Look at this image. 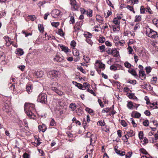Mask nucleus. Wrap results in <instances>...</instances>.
<instances>
[{"label": "nucleus", "mask_w": 158, "mask_h": 158, "mask_svg": "<svg viewBox=\"0 0 158 158\" xmlns=\"http://www.w3.org/2000/svg\"><path fill=\"white\" fill-rule=\"evenodd\" d=\"M38 128L40 130L43 132H44L47 129L46 125L44 124H43L42 125H39L38 126Z\"/></svg>", "instance_id": "obj_13"}, {"label": "nucleus", "mask_w": 158, "mask_h": 158, "mask_svg": "<svg viewBox=\"0 0 158 158\" xmlns=\"http://www.w3.org/2000/svg\"><path fill=\"white\" fill-rule=\"evenodd\" d=\"M52 90L55 92L58 95L61 96L63 94V92L58 89L56 87H52L51 88Z\"/></svg>", "instance_id": "obj_10"}, {"label": "nucleus", "mask_w": 158, "mask_h": 158, "mask_svg": "<svg viewBox=\"0 0 158 158\" xmlns=\"http://www.w3.org/2000/svg\"><path fill=\"white\" fill-rule=\"evenodd\" d=\"M28 17L29 19L32 21H34L36 19V17L35 15H29L28 16Z\"/></svg>", "instance_id": "obj_41"}, {"label": "nucleus", "mask_w": 158, "mask_h": 158, "mask_svg": "<svg viewBox=\"0 0 158 158\" xmlns=\"http://www.w3.org/2000/svg\"><path fill=\"white\" fill-rule=\"evenodd\" d=\"M99 49L100 50V52H102L105 51V46L104 45L98 47Z\"/></svg>", "instance_id": "obj_28"}, {"label": "nucleus", "mask_w": 158, "mask_h": 158, "mask_svg": "<svg viewBox=\"0 0 158 158\" xmlns=\"http://www.w3.org/2000/svg\"><path fill=\"white\" fill-rule=\"evenodd\" d=\"M73 55L75 56H78L79 55V52L78 50H75L73 52Z\"/></svg>", "instance_id": "obj_31"}, {"label": "nucleus", "mask_w": 158, "mask_h": 158, "mask_svg": "<svg viewBox=\"0 0 158 158\" xmlns=\"http://www.w3.org/2000/svg\"><path fill=\"white\" fill-rule=\"evenodd\" d=\"M132 155V152H128L126 155V158H130Z\"/></svg>", "instance_id": "obj_50"}, {"label": "nucleus", "mask_w": 158, "mask_h": 158, "mask_svg": "<svg viewBox=\"0 0 158 158\" xmlns=\"http://www.w3.org/2000/svg\"><path fill=\"white\" fill-rule=\"evenodd\" d=\"M125 66L127 68H129L131 67V65L128 62H126L124 63Z\"/></svg>", "instance_id": "obj_55"}, {"label": "nucleus", "mask_w": 158, "mask_h": 158, "mask_svg": "<svg viewBox=\"0 0 158 158\" xmlns=\"http://www.w3.org/2000/svg\"><path fill=\"white\" fill-rule=\"evenodd\" d=\"M16 53L18 55L21 56L23 54L24 52L23 49H19L16 51Z\"/></svg>", "instance_id": "obj_19"}, {"label": "nucleus", "mask_w": 158, "mask_h": 158, "mask_svg": "<svg viewBox=\"0 0 158 158\" xmlns=\"http://www.w3.org/2000/svg\"><path fill=\"white\" fill-rule=\"evenodd\" d=\"M96 19L98 21H100L102 22H103V19L99 15H96Z\"/></svg>", "instance_id": "obj_46"}, {"label": "nucleus", "mask_w": 158, "mask_h": 158, "mask_svg": "<svg viewBox=\"0 0 158 158\" xmlns=\"http://www.w3.org/2000/svg\"><path fill=\"white\" fill-rule=\"evenodd\" d=\"M143 125L146 127H147L148 126L149 122L148 120H146L144 121L143 123Z\"/></svg>", "instance_id": "obj_42"}, {"label": "nucleus", "mask_w": 158, "mask_h": 158, "mask_svg": "<svg viewBox=\"0 0 158 158\" xmlns=\"http://www.w3.org/2000/svg\"><path fill=\"white\" fill-rule=\"evenodd\" d=\"M45 3V1H43V2H39L38 4V5L40 7L41 6L43 5Z\"/></svg>", "instance_id": "obj_58"}, {"label": "nucleus", "mask_w": 158, "mask_h": 158, "mask_svg": "<svg viewBox=\"0 0 158 158\" xmlns=\"http://www.w3.org/2000/svg\"><path fill=\"white\" fill-rule=\"evenodd\" d=\"M61 12L58 9L53 10L52 13V17L56 18L60 16Z\"/></svg>", "instance_id": "obj_9"}, {"label": "nucleus", "mask_w": 158, "mask_h": 158, "mask_svg": "<svg viewBox=\"0 0 158 158\" xmlns=\"http://www.w3.org/2000/svg\"><path fill=\"white\" fill-rule=\"evenodd\" d=\"M141 19V17L140 15H136L135 17V22H137L140 21Z\"/></svg>", "instance_id": "obj_33"}, {"label": "nucleus", "mask_w": 158, "mask_h": 158, "mask_svg": "<svg viewBox=\"0 0 158 158\" xmlns=\"http://www.w3.org/2000/svg\"><path fill=\"white\" fill-rule=\"evenodd\" d=\"M157 81V78L156 77H153L151 80V83L155 84L156 83Z\"/></svg>", "instance_id": "obj_43"}, {"label": "nucleus", "mask_w": 158, "mask_h": 158, "mask_svg": "<svg viewBox=\"0 0 158 158\" xmlns=\"http://www.w3.org/2000/svg\"><path fill=\"white\" fill-rule=\"evenodd\" d=\"M83 59L85 61L86 63H89L90 61V59L88 56H83Z\"/></svg>", "instance_id": "obj_32"}, {"label": "nucleus", "mask_w": 158, "mask_h": 158, "mask_svg": "<svg viewBox=\"0 0 158 158\" xmlns=\"http://www.w3.org/2000/svg\"><path fill=\"white\" fill-rule=\"evenodd\" d=\"M75 83L76 84V85H75L76 86L78 87L79 89H81V88H82V85L81 84L77 83L76 82H75Z\"/></svg>", "instance_id": "obj_60"}, {"label": "nucleus", "mask_w": 158, "mask_h": 158, "mask_svg": "<svg viewBox=\"0 0 158 158\" xmlns=\"http://www.w3.org/2000/svg\"><path fill=\"white\" fill-rule=\"evenodd\" d=\"M127 107L130 109H132L133 107H134V105L132 102L131 101L128 102V103L127 105Z\"/></svg>", "instance_id": "obj_20"}, {"label": "nucleus", "mask_w": 158, "mask_h": 158, "mask_svg": "<svg viewBox=\"0 0 158 158\" xmlns=\"http://www.w3.org/2000/svg\"><path fill=\"white\" fill-rule=\"evenodd\" d=\"M148 35L150 37L155 39L158 37L157 33L152 29H149V31H147Z\"/></svg>", "instance_id": "obj_5"}, {"label": "nucleus", "mask_w": 158, "mask_h": 158, "mask_svg": "<svg viewBox=\"0 0 158 158\" xmlns=\"http://www.w3.org/2000/svg\"><path fill=\"white\" fill-rule=\"evenodd\" d=\"M87 137H90V146H93V144L94 143L97 139V137L95 135H92L90 132H88L86 135Z\"/></svg>", "instance_id": "obj_4"}, {"label": "nucleus", "mask_w": 158, "mask_h": 158, "mask_svg": "<svg viewBox=\"0 0 158 158\" xmlns=\"http://www.w3.org/2000/svg\"><path fill=\"white\" fill-rule=\"evenodd\" d=\"M128 71L130 73H131L133 75L135 76H137V75L136 72L134 69H130Z\"/></svg>", "instance_id": "obj_24"}, {"label": "nucleus", "mask_w": 158, "mask_h": 158, "mask_svg": "<svg viewBox=\"0 0 158 158\" xmlns=\"http://www.w3.org/2000/svg\"><path fill=\"white\" fill-rule=\"evenodd\" d=\"M44 73V72L42 70L35 71L33 73V75L37 78H40L43 77Z\"/></svg>", "instance_id": "obj_8"}, {"label": "nucleus", "mask_w": 158, "mask_h": 158, "mask_svg": "<svg viewBox=\"0 0 158 158\" xmlns=\"http://www.w3.org/2000/svg\"><path fill=\"white\" fill-rule=\"evenodd\" d=\"M110 109H111L110 108H107L105 109H104L102 111V113H104V112L108 113L110 111Z\"/></svg>", "instance_id": "obj_52"}, {"label": "nucleus", "mask_w": 158, "mask_h": 158, "mask_svg": "<svg viewBox=\"0 0 158 158\" xmlns=\"http://www.w3.org/2000/svg\"><path fill=\"white\" fill-rule=\"evenodd\" d=\"M47 75L49 78L52 79L59 77L60 76V73L58 71L53 70L48 72Z\"/></svg>", "instance_id": "obj_2"}, {"label": "nucleus", "mask_w": 158, "mask_h": 158, "mask_svg": "<svg viewBox=\"0 0 158 158\" xmlns=\"http://www.w3.org/2000/svg\"><path fill=\"white\" fill-rule=\"evenodd\" d=\"M145 8L143 6H142L140 7V13L142 14H144L145 13V11H146Z\"/></svg>", "instance_id": "obj_40"}, {"label": "nucleus", "mask_w": 158, "mask_h": 158, "mask_svg": "<svg viewBox=\"0 0 158 158\" xmlns=\"http://www.w3.org/2000/svg\"><path fill=\"white\" fill-rule=\"evenodd\" d=\"M111 54L114 57H117L119 55V52L115 48L112 49Z\"/></svg>", "instance_id": "obj_12"}, {"label": "nucleus", "mask_w": 158, "mask_h": 158, "mask_svg": "<svg viewBox=\"0 0 158 158\" xmlns=\"http://www.w3.org/2000/svg\"><path fill=\"white\" fill-rule=\"evenodd\" d=\"M76 42L74 40H72L71 43V46L73 48H74L76 46Z\"/></svg>", "instance_id": "obj_54"}, {"label": "nucleus", "mask_w": 158, "mask_h": 158, "mask_svg": "<svg viewBox=\"0 0 158 158\" xmlns=\"http://www.w3.org/2000/svg\"><path fill=\"white\" fill-rule=\"evenodd\" d=\"M86 41L87 43H88L89 44H90L91 45H92L93 43V42L90 38H86Z\"/></svg>", "instance_id": "obj_48"}, {"label": "nucleus", "mask_w": 158, "mask_h": 158, "mask_svg": "<svg viewBox=\"0 0 158 158\" xmlns=\"http://www.w3.org/2000/svg\"><path fill=\"white\" fill-rule=\"evenodd\" d=\"M141 116V114L138 112H136L134 115V117L136 118H139Z\"/></svg>", "instance_id": "obj_59"}, {"label": "nucleus", "mask_w": 158, "mask_h": 158, "mask_svg": "<svg viewBox=\"0 0 158 158\" xmlns=\"http://www.w3.org/2000/svg\"><path fill=\"white\" fill-rule=\"evenodd\" d=\"M24 108L27 115L29 118L33 119L36 118V117L34 113L35 112V106L34 104L29 103H25Z\"/></svg>", "instance_id": "obj_1"}, {"label": "nucleus", "mask_w": 158, "mask_h": 158, "mask_svg": "<svg viewBox=\"0 0 158 158\" xmlns=\"http://www.w3.org/2000/svg\"><path fill=\"white\" fill-rule=\"evenodd\" d=\"M51 24L53 26L56 27L59 25V23L58 22H53L51 23Z\"/></svg>", "instance_id": "obj_45"}, {"label": "nucleus", "mask_w": 158, "mask_h": 158, "mask_svg": "<svg viewBox=\"0 0 158 158\" xmlns=\"http://www.w3.org/2000/svg\"><path fill=\"white\" fill-rule=\"evenodd\" d=\"M127 49L128 50L129 54H131L132 53V52L133 51V49L130 46H128L127 48Z\"/></svg>", "instance_id": "obj_57"}, {"label": "nucleus", "mask_w": 158, "mask_h": 158, "mask_svg": "<svg viewBox=\"0 0 158 158\" xmlns=\"http://www.w3.org/2000/svg\"><path fill=\"white\" fill-rule=\"evenodd\" d=\"M38 28L40 32H42L44 31V27L42 25L39 24L38 25Z\"/></svg>", "instance_id": "obj_22"}, {"label": "nucleus", "mask_w": 158, "mask_h": 158, "mask_svg": "<svg viewBox=\"0 0 158 158\" xmlns=\"http://www.w3.org/2000/svg\"><path fill=\"white\" fill-rule=\"evenodd\" d=\"M110 69L111 70H117V68L115 66L112 65L110 66Z\"/></svg>", "instance_id": "obj_62"}, {"label": "nucleus", "mask_w": 158, "mask_h": 158, "mask_svg": "<svg viewBox=\"0 0 158 158\" xmlns=\"http://www.w3.org/2000/svg\"><path fill=\"white\" fill-rule=\"evenodd\" d=\"M139 23H137L136 24L134 27V30H136L137 29L139 28Z\"/></svg>", "instance_id": "obj_64"}, {"label": "nucleus", "mask_w": 158, "mask_h": 158, "mask_svg": "<svg viewBox=\"0 0 158 158\" xmlns=\"http://www.w3.org/2000/svg\"><path fill=\"white\" fill-rule=\"evenodd\" d=\"M139 77L141 78L142 80H144L146 78V74L145 72L143 71L140 70L139 71Z\"/></svg>", "instance_id": "obj_11"}, {"label": "nucleus", "mask_w": 158, "mask_h": 158, "mask_svg": "<svg viewBox=\"0 0 158 158\" xmlns=\"http://www.w3.org/2000/svg\"><path fill=\"white\" fill-rule=\"evenodd\" d=\"M121 124L124 127H126L127 125V124L124 120H121Z\"/></svg>", "instance_id": "obj_49"}, {"label": "nucleus", "mask_w": 158, "mask_h": 158, "mask_svg": "<svg viewBox=\"0 0 158 158\" xmlns=\"http://www.w3.org/2000/svg\"><path fill=\"white\" fill-rule=\"evenodd\" d=\"M64 102L63 100H59L57 102V104L60 106H62L64 104Z\"/></svg>", "instance_id": "obj_39"}, {"label": "nucleus", "mask_w": 158, "mask_h": 158, "mask_svg": "<svg viewBox=\"0 0 158 158\" xmlns=\"http://www.w3.org/2000/svg\"><path fill=\"white\" fill-rule=\"evenodd\" d=\"M145 69L146 72L148 73L151 72L152 68L150 66L147 67Z\"/></svg>", "instance_id": "obj_38"}, {"label": "nucleus", "mask_w": 158, "mask_h": 158, "mask_svg": "<svg viewBox=\"0 0 158 158\" xmlns=\"http://www.w3.org/2000/svg\"><path fill=\"white\" fill-rule=\"evenodd\" d=\"M152 22L153 24L157 27H158V19H154L152 20Z\"/></svg>", "instance_id": "obj_27"}, {"label": "nucleus", "mask_w": 158, "mask_h": 158, "mask_svg": "<svg viewBox=\"0 0 158 158\" xmlns=\"http://www.w3.org/2000/svg\"><path fill=\"white\" fill-rule=\"evenodd\" d=\"M32 86L30 84L28 85L27 86V91L28 93H30L32 91Z\"/></svg>", "instance_id": "obj_16"}, {"label": "nucleus", "mask_w": 158, "mask_h": 158, "mask_svg": "<svg viewBox=\"0 0 158 158\" xmlns=\"http://www.w3.org/2000/svg\"><path fill=\"white\" fill-rule=\"evenodd\" d=\"M105 41V38L104 37L102 36L100 37L98 40V41L99 43H103Z\"/></svg>", "instance_id": "obj_34"}, {"label": "nucleus", "mask_w": 158, "mask_h": 158, "mask_svg": "<svg viewBox=\"0 0 158 158\" xmlns=\"http://www.w3.org/2000/svg\"><path fill=\"white\" fill-rule=\"evenodd\" d=\"M85 110L91 115H93L94 114L93 110L89 107H86Z\"/></svg>", "instance_id": "obj_18"}, {"label": "nucleus", "mask_w": 158, "mask_h": 158, "mask_svg": "<svg viewBox=\"0 0 158 158\" xmlns=\"http://www.w3.org/2000/svg\"><path fill=\"white\" fill-rule=\"evenodd\" d=\"M135 135V133L132 130H131L127 132L126 135L128 136L129 137L133 136Z\"/></svg>", "instance_id": "obj_17"}, {"label": "nucleus", "mask_w": 158, "mask_h": 158, "mask_svg": "<svg viewBox=\"0 0 158 158\" xmlns=\"http://www.w3.org/2000/svg\"><path fill=\"white\" fill-rule=\"evenodd\" d=\"M4 39L6 42V45L9 46V45L11 44L10 41V39L7 36H5L4 37Z\"/></svg>", "instance_id": "obj_15"}, {"label": "nucleus", "mask_w": 158, "mask_h": 158, "mask_svg": "<svg viewBox=\"0 0 158 158\" xmlns=\"http://www.w3.org/2000/svg\"><path fill=\"white\" fill-rule=\"evenodd\" d=\"M64 60V57L61 55L58 54H56L55 57L53 59L54 61L59 62H62Z\"/></svg>", "instance_id": "obj_7"}, {"label": "nucleus", "mask_w": 158, "mask_h": 158, "mask_svg": "<svg viewBox=\"0 0 158 158\" xmlns=\"http://www.w3.org/2000/svg\"><path fill=\"white\" fill-rule=\"evenodd\" d=\"M98 125L101 126H103L105 125V123L104 120L99 121L98 123Z\"/></svg>", "instance_id": "obj_29"}, {"label": "nucleus", "mask_w": 158, "mask_h": 158, "mask_svg": "<svg viewBox=\"0 0 158 158\" xmlns=\"http://www.w3.org/2000/svg\"><path fill=\"white\" fill-rule=\"evenodd\" d=\"M141 152L144 154L146 155L148 154V152L146 151L144 148H142L140 149Z\"/></svg>", "instance_id": "obj_63"}, {"label": "nucleus", "mask_w": 158, "mask_h": 158, "mask_svg": "<svg viewBox=\"0 0 158 158\" xmlns=\"http://www.w3.org/2000/svg\"><path fill=\"white\" fill-rule=\"evenodd\" d=\"M111 12L110 10H108V12H107V15H106L105 14V17L106 18H107L111 14Z\"/></svg>", "instance_id": "obj_53"}, {"label": "nucleus", "mask_w": 158, "mask_h": 158, "mask_svg": "<svg viewBox=\"0 0 158 158\" xmlns=\"http://www.w3.org/2000/svg\"><path fill=\"white\" fill-rule=\"evenodd\" d=\"M139 137L140 139H143V131H140L139 132Z\"/></svg>", "instance_id": "obj_44"}, {"label": "nucleus", "mask_w": 158, "mask_h": 158, "mask_svg": "<svg viewBox=\"0 0 158 158\" xmlns=\"http://www.w3.org/2000/svg\"><path fill=\"white\" fill-rule=\"evenodd\" d=\"M76 105L74 103H72L70 105L69 107L72 110H74L75 109Z\"/></svg>", "instance_id": "obj_36"}, {"label": "nucleus", "mask_w": 158, "mask_h": 158, "mask_svg": "<svg viewBox=\"0 0 158 158\" xmlns=\"http://www.w3.org/2000/svg\"><path fill=\"white\" fill-rule=\"evenodd\" d=\"M130 120L131 122V123L133 124V126L134 127H136L137 126L136 124L135 123L133 119V118H131Z\"/></svg>", "instance_id": "obj_56"}, {"label": "nucleus", "mask_w": 158, "mask_h": 158, "mask_svg": "<svg viewBox=\"0 0 158 158\" xmlns=\"http://www.w3.org/2000/svg\"><path fill=\"white\" fill-rule=\"evenodd\" d=\"M113 22L116 25H119L120 24V21L118 19V18H115L114 19Z\"/></svg>", "instance_id": "obj_26"}, {"label": "nucleus", "mask_w": 158, "mask_h": 158, "mask_svg": "<svg viewBox=\"0 0 158 158\" xmlns=\"http://www.w3.org/2000/svg\"><path fill=\"white\" fill-rule=\"evenodd\" d=\"M84 36L87 38H91L92 36L91 33L88 32H85L84 34Z\"/></svg>", "instance_id": "obj_21"}, {"label": "nucleus", "mask_w": 158, "mask_h": 158, "mask_svg": "<svg viewBox=\"0 0 158 158\" xmlns=\"http://www.w3.org/2000/svg\"><path fill=\"white\" fill-rule=\"evenodd\" d=\"M5 60V55L3 52L0 53V60L1 61H3Z\"/></svg>", "instance_id": "obj_23"}, {"label": "nucleus", "mask_w": 158, "mask_h": 158, "mask_svg": "<svg viewBox=\"0 0 158 158\" xmlns=\"http://www.w3.org/2000/svg\"><path fill=\"white\" fill-rule=\"evenodd\" d=\"M87 15L89 17H91L92 16V11L91 10H89L87 12H86Z\"/></svg>", "instance_id": "obj_30"}, {"label": "nucleus", "mask_w": 158, "mask_h": 158, "mask_svg": "<svg viewBox=\"0 0 158 158\" xmlns=\"http://www.w3.org/2000/svg\"><path fill=\"white\" fill-rule=\"evenodd\" d=\"M99 65L98 67L99 69H102L103 70L104 69L105 67V64L100 62L99 63Z\"/></svg>", "instance_id": "obj_25"}, {"label": "nucleus", "mask_w": 158, "mask_h": 158, "mask_svg": "<svg viewBox=\"0 0 158 158\" xmlns=\"http://www.w3.org/2000/svg\"><path fill=\"white\" fill-rule=\"evenodd\" d=\"M50 125L51 126H55L56 125V123L54 120L53 119H51L50 123Z\"/></svg>", "instance_id": "obj_35"}, {"label": "nucleus", "mask_w": 158, "mask_h": 158, "mask_svg": "<svg viewBox=\"0 0 158 158\" xmlns=\"http://www.w3.org/2000/svg\"><path fill=\"white\" fill-rule=\"evenodd\" d=\"M76 124L80 125H81V123L80 121L77 120L75 118H73L72 120Z\"/></svg>", "instance_id": "obj_37"}, {"label": "nucleus", "mask_w": 158, "mask_h": 158, "mask_svg": "<svg viewBox=\"0 0 158 158\" xmlns=\"http://www.w3.org/2000/svg\"><path fill=\"white\" fill-rule=\"evenodd\" d=\"M58 34L61 36H63L64 35V33L62 29H60L58 30Z\"/></svg>", "instance_id": "obj_51"}, {"label": "nucleus", "mask_w": 158, "mask_h": 158, "mask_svg": "<svg viewBox=\"0 0 158 158\" xmlns=\"http://www.w3.org/2000/svg\"><path fill=\"white\" fill-rule=\"evenodd\" d=\"M70 4L72 6V10H77L79 8V6L78 5L75 0H70Z\"/></svg>", "instance_id": "obj_6"}, {"label": "nucleus", "mask_w": 158, "mask_h": 158, "mask_svg": "<svg viewBox=\"0 0 158 158\" xmlns=\"http://www.w3.org/2000/svg\"><path fill=\"white\" fill-rule=\"evenodd\" d=\"M87 91L89 93L92 94L94 96H96V94L92 89H87Z\"/></svg>", "instance_id": "obj_61"}, {"label": "nucleus", "mask_w": 158, "mask_h": 158, "mask_svg": "<svg viewBox=\"0 0 158 158\" xmlns=\"http://www.w3.org/2000/svg\"><path fill=\"white\" fill-rule=\"evenodd\" d=\"M127 8L129 9L131 11H132L133 12L135 13V11L134 10V8L133 7L129 5H127Z\"/></svg>", "instance_id": "obj_47"}, {"label": "nucleus", "mask_w": 158, "mask_h": 158, "mask_svg": "<svg viewBox=\"0 0 158 158\" xmlns=\"http://www.w3.org/2000/svg\"><path fill=\"white\" fill-rule=\"evenodd\" d=\"M59 46L62 51H64L65 52L67 53L69 52H70V50L68 49V47L63 45H60Z\"/></svg>", "instance_id": "obj_14"}, {"label": "nucleus", "mask_w": 158, "mask_h": 158, "mask_svg": "<svg viewBox=\"0 0 158 158\" xmlns=\"http://www.w3.org/2000/svg\"><path fill=\"white\" fill-rule=\"evenodd\" d=\"M37 101L43 104H46L47 103V95L44 93H41L38 96Z\"/></svg>", "instance_id": "obj_3"}]
</instances>
